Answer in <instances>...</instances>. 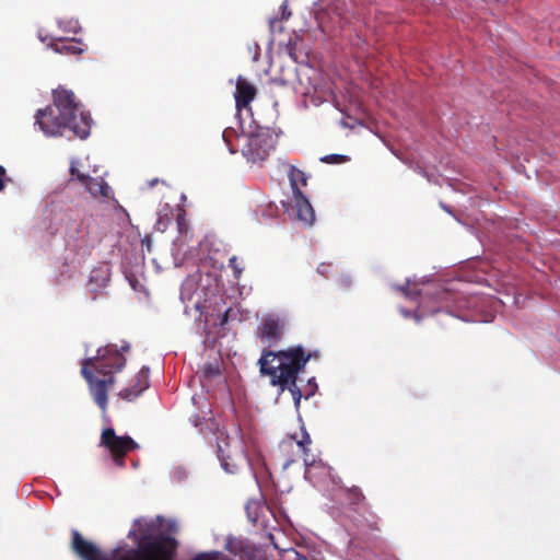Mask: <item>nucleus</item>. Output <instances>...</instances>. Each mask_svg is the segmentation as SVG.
I'll return each mask as SVG.
<instances>
[{"mask_svg": "<svg viewBox=\"0 0 560 560\" xmlns=\"http://www.w3.org/2000/svg\"><path fill=\"white\" fill-rule=\"evenodd\" d=\"M156 521L159 525L142 523L140 520L135 522L140 536H137L135 530H130L128 537L137 541V548H116L110 555H103L95 545L85 540L77 529H73L72 549L83 560H173L177 541L164 534L152 535L153 528L162 526L163 518L159 516Z\"/></svg>", "mask_w": 560, "mask_h": 560, "instance_id": "1", "label": "nucleus"}, {"mask_svg": "<svg viewBox=\"0 0 560 560\" xmlns=\"http://www.w3.org/2000/svg\"><path fill=\"white\" fill-rule=\"evenodd\" d=\"M316 352H306L302 346L289 347L285 350L272 351L262 349L258 360L259 372L270 378L272 386H278L281 392L288 389L296 409L300 408L302 392L296 385L298 375Z\"/></svg>", "mask_w": 560, "mask_h": 560, "instance_id": "2", "label": "nucleus"}, {"mask_svg": "<svg viewBox=\"0 0 560 560\" xmlns=\"http://www.w3.org/2000/svg\"><path fill=\"white\" fill-rule=\"evenodd\" d=\"M129 350V345L121 346L120 350L115 345L98 348L95 357L86 358L81 362V375L89 385V390L94 402L103 415L108 405V390L115 384V374L126 365L124 352Z\"/></svg>", "mask_w": 560, "mask_h": 560, "instance_id": "3", "label": "nucleus"}, {"mask_svg": "<svg viewBox=\"0 0 560 560\" xmlns=\"http://www.w3.org/2000/svg\"><path fill=\"white\" fill-rule=\"evenodd\" d=\"M36 124L46 136H62L68 128L80 139L89 137L91 116L81 110L73 92L58 89L54 92V107H46L36 113Z\"/></svg>", "mask_w": 560, "mask_h": 560, "instance_id": "4", "label": "nucleus"}, {"mask_svg": "<svg viewBox=\"0 0 560 560\" xmlns=\"http://www.w3.org/2000/svg\"><path fill=\"white\" fill-rule=\"evenodd\" d=\"M100 446L105 447L117 467L125 466L126 455L139 447L138 443L128 435H117L113 428L103 429Z\"/></svg>", "mask_w": 560, "mask_h": 560, "instance_id": "5", "label": "nucleus"}, {"mask_svg": "<svg viewBox=\"0 0 560 560\" xmlns=\"http://www.w3.org/2000/svg\"><path fill=\"white\" fill-rule=\"evenodd\" d=\"M273 150V141L269 135H250L243 145L242 153L249 163H260L267 160Z\"/></svg>", "mask_w": 560, "mask_h": 560, "instance_id": "6", "label": "nucleus"}, {"mask_svg": "<svg viewBox=\"0 0 560 560\" xmlns=\"http://www.w3.org/2000/svg\"><path fill=\"white\" fill-rule=\"evenodd\" d=\"M312 440L307 432H303L302 439L298 440L295 435H290L283 440L280 444V450L285 453H290V456L285 459L283 467L287 468L299 459H303L306 466L311 465L313 459H310L308 446Z\"/></svg>", "mask_w": 560, "mask_h": 560, "instance_id": "7", "label": "nucleus"}, {"mask_svg": "<svg viewBox=\"0 0 560 560\" xmlns=\"http://www.w3.org/2000/svg\"><path fill=\"white\" fill-rule=\"evenodd\" d=\"M69 171L71 175L69 184L74 180L79 182L93 198H108L110 196L112 188L102 177H91L80 172L75 162L71 163Z\"/></svg>", "mask_w": 560, "mask_h": 560, "instance_id": "8", "label": "nucleus"}, {"mask_svg": "<svg viewBox=\"0 0 560 560\" xmlns=\"http://www.w3.org/2000/svg\"><path fill=\"white\" fill-rule=\"evenodd\" d=\"M284 323L282 319L269 316L257 328V337L268 347L277 345L283 336Z\"/></svg>", "mask_w": 560, "mask_h": 560, "instance_id": "9", "label": "nucleus"}, {"mask_svg": "<svg viewBox=\"0 0 560 560\" xmlns=\"http://www.w3.org/2000/svg\"><path fill=\"white\" fill-rule=\"evenodd\" d=\"M257 89L243 77H238L236 81V90L234 93L235 106L238 112L249 108L250 102L256 97Z\"/></svg>", "mask_w": 560, "mask_h": 560, "instance_id": "10", "label": "nucleus"}, {"mask_svg": "<svg viewBox=\"0 0 560 560\" xmlns=\"http://www.w3.org/2000/svg\"><path fill=\"white\" fill-rule=\"evenodd\" d=\"M277 165L280 171H283L288 174L292 194L298 195V192H302L301 188L307 185L308 177L306 174L302 170L282 159L277 161Z\"/></svg>", "mask_w": 560, "mask_h": 560, "instance_id": "11", "label": "nucleus"}, {"mask_svg": "<svg viewBox=\"0 0 560 560\" xmlns=\"http://www.w3.org/2000/svg\"><path fill=\"white\" fill-rule=\"evenodd\" d=\"M49 47L57 54L79 56L86 50V45L80 39H55L49 44Z\"/></svg>", "mask_w": 560, "mask_h": 560, "instance_id": "12", "label": "nucleus"}, {"mask_svg": "<svg viewBox=\"0 0 560 560\" xmlns=\"http://www.w3.org/2000/svg\"><path fill=\"white\" fill-rule=\"evenodd\" d=\"M149 387V368L143 366L136 376V383L131 387L120 390L119 396L125 400L136 399Z\"/></svg>", "mask_w": 560, "mask_h": 560, "instance_id": "13", "label": "nucleus"}, {"mask_svg": "<svg viewBox=\"0 0 560 560\" xmlns=\"http://www.w3.org/2000/svg\"><path fill=\"white\" fill-rule=\"evenodd\" d=\"M218 456L222 468L229 474H235L238 470L240 462L244 460L241 453L231 454L222 444L218 445Z\"/></svg>", "mask_w": 560, "mask_h": 560, "instance_id": "14", "label": "nucleus"}, {"mask_svg": "<svg viewBox=\"0 0 560 560\" xmlns=\"http://www.w3.org/2000/svg\"><path fill=\"white\" fill-rule=\"evenodd\" d=\"M293 198L299 220L304 223L312 224L315 220V213L307 197L303 192H298V195H293Z\"/></svg>", "mask_w": 560, "mask_h": 560, "instance_id": "15", "label": "nucleus"}, {"mask_svg": "<svg viewBox=\"0 0 560 560\" xmlns=\"http://www.w3.org/2000/svg\"><path fill=\"white\" fill-rule=\"evenodd\" d=\"M347 499L350 501L351 504H360L365 500V495L363 494L362 490L359 487H351L348 488L347 491Z\"/></svg>", "mask_w": 560, "mask_h": 560, "instance_id": "16", "label": "nucleus"}, {"mask_svg": "<svg viewBox=\"0 0 560 560\" xmlns=\"http://www.w3.org/2000/svg\"><path fill=\"white\" fill-rule=\"evenodd\" d=\"M202 374L206 378H213L221 375L220 364L218 362L203 364Z\"/></svg>", "mask_w": 560, "mask_h": 560, "instance_id": "17", "label": "nucleus"}, {"mask_svg": "<svg viewBox=\"0 0 560 560\" xmlns=\"http://www.w3.org/2000/svg\"><path fill=\"white\" fill-rule=\"evenodd\" d=\"M109 280L108 272L102 269H94L90 276V282H100V287L106 285Z\"/></svg>", "mask_w": 560, "mask_h": 560, "instance_id": "18", "label": "nucleus"}, {"mask_svg": "<svg viewBox=\"0 0 560 560\" xmlns=\"http://www.w3.org/2000/svg\"><path fill=\"white\" fill-rule=\"evenodd\" d=\"M349 161L347 155L342 154H328L320 158V162L326 164H342Z\"/></svg>", "mask_w": 560, "mask_h": 560, "instance_id": "19", "label": "nucleus"}, {"mask_svg": "<svg viewBox=\"0 0 560 560\" xmlns=\"http://www.w3.org/2000/svg\"><path fill=\"white\" fill-rule=\"evenodd\" d=\"M229 267L233 270V276L235 279H240L243 273V266L237 256H232L229 259Z\"/></svg>", "mask_w": 560, "mask_h": 560, "instance_id": "20", "label": "nucleus"}, {"mask_svg": "<svg viewBox=\"0 0 560 560\" xmlns=\"http://www.w3.org/2000/svg\"><path fill=\"white\" fill-rule=\"evenodd\" d=\"M7 180H10V178L7 177L5 168L0 165V192L4 190Z\"/></svg>", "mask_w": 560, "mask_h": 560, "instance_id": "21", "label": "nucleus"}, {"mask_svg": "<svg viewBox=\"0 0 560 560\" xmlns=\"http://www.w3.org/2000/svg\"><path fill=\"white\" fill-rule=\"evenodd\" d=\"M281 20H288L291 16V11L289 10L288 1H284L281 4Z\"/></svg>", "mask_w": 560, "mask_h": 560, "instance_id": "22", "label": "nucleus"}, {"mask_svg": "<svg viewBox=\"0 0 560 560\" xmlns=\"http://www.w3.org/2000/svg\"><path fill=\"white\" fill-rule=\"evenodd\" d=\"M176 221L179 233H183L187 228L184 214H178Z\"/></svg>", "mask_w": 560, "mask_h": 560, "instance_id": "23", "label": "nucleus"}, {"mask_svg": "<svg viewBox=\"0 0 560 560\" xmlns=\"http://www.w3.org/2000/svg\"><path fill=\"white\" fill-rule=\"evenodd\" d=\"M151 245H152L151 236L145 235L144 238L142 240V246H145L147 249L150 252L151 250Z\"/></svg>", "mask_w": 560, "mask_h": 560, "instance_id": "24", "label": "nucleus"}, {"mask_svg": "<svg viewBox=\"0 0 560 560\" xmlns=\"http://www.w3.org/2000/svg\"><path fill=\"white\" fill-rule=\"evenodd\" d=\"M291 553L293 556V560H308L306 557L302 556L295 550H291Z\"/></svg>", "mask_w": 560, "mask_h": 560, "instance_id": "25", "label": "nucleus"}, {"mask_svg": "<svg viewBox=\"0 0 560 560\" xmlns=\"http://www.w3.org/2000/svg\"><path fill=\"white\" fill-rule=\"evenodd\" d=\"M176 529H177V526L175 523L170 524V526H168L170 532H176Z\"/></svg>", "mask_w": 560, "mask_h": 560, "instance_id": "26", "label": "nucleus"}, {"mask_svg": "<svg viewBox=\"0 0 560 560\" xmlns=\"http://www.w3.org/2000/svg\"><path fill=\"white\" fill-rule=\"evenodd\" d=\"M194 560H201V556L196 557Z\"/></svg>", "mask_w": 560, "mask_h": 560, "instance_id": "27", "label": "nucleus"}]
</instances>
